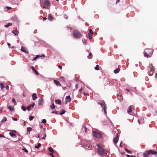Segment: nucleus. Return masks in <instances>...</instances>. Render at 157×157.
<instances>
[{"label": "nucleus", "instance_id": "1", "mask_svg": "<svg viewBox=\"0 0 157 157\" xmlns=\"http://www.w3.org/2000/svg\"><path fill=\"white\" fill-rule=\"evenodd\" d=\"M97 103L100 105L103 108V110L104 111L105 114H106L107 107L106 106L105 102L104 101L98 102Z\"/></svg>", "mask_w": 157, "mask_h": 157}, {"label": "nucleus", "instance_id": "2", "mask_svg": "<svg viewBox=\"0 0 157 157\" xmlns=\"http://www.w3.org/2000/svg\"><path fill=\"white\" fill-rule=\"evenodd\" d=\"M97 146L98 152L99 154L101 156L104 155L105 154V153L103 148L99 144H98Z\"/></svg>", "mask_w": 157, "mask_h": 157}, {"label": "nucleus", "instance_id": "3", "mask_svg": "<svg viewBox=\"0 0 157 157\" xmlns=\"http://www.w3.org/2000/svg\"><path fill=\"white\" fill-rule=\"evenodd\" d=\"M74 36L76 38H80L82 36V35L80 32L77 30H75L73 32Z\"/></svg>", "mask_w": 157, "mask_h": 157}, {"label": "nucleus", "instance_id": "4", "mask_svg": "<svg viewBox=\"0 0 157 157\" xmlns=\"http://www.w3.org/2000/svg\"><path fill=\"white\" fill-rule=\"evenodd\" d=\"M94 136L96 138H100L101 137V133L97 131H93Z\"/></svg>", "mask_w": 157, "mask_h": 157}, {"label": "nucleus", "instance_id": "5", "mask_svg": "<svg viewBox=\"0 0 157 157\" xmlns=\"http://www.w3.org/2000/svg\"><path fill=\"white\" fill-rule=\"evenodd\" d=\"M147 151V152H146V153L147 154H148L150 155V154H152V155H154L156 154L157 153L156 151H154L152 150H150Z\"/></svg>", "mask_w": 157, "mask_h": 157}, {"label": "nucleus", "instance_id": "6", "mask_svg": "<svg viewBox=\"0 0 157 157\" xmlns=\"http://www.w3.org/2000/svg\"><path fill=\"white\" fill-rule=\"evenodd\" d=\"M65 104H67L68 102H70L71 101V99L69 95L67 96L65 98Z\"/></svg>", "mask_w": 157, "mask_h": 157}, {"label": "nucleus", "instance_id": "7", "mask_svg": "<svg viewBox=\"0 0 157 157\" xmlns=\"http://www.w3.org/2000/svg\"><path fill=\"white\" fill-rule=\"evenodd\" d=\"M35 105L34 102L32 104H30L27 107V109L28 110H30L31 107L33 108Z\"/></svg>", "mask_w": 157, "mask_h": 157}, {"label": "nucleus", "instance_id": "8", "mask_svg": "<svg viewBox=\"0 0 157 157\" xmlns=\"http://www.w3.org/2000/svg\"><path fill=\"white\" fill-rule=\"evenodd\" d=\"M21 50L22 52H24L26 53H29V51L28 49L24 47H21Z\"/></svg>", "mask_w": 157, "mask_h": 157}, {"label": "nucleus", "instance_id": "9", "mask_svg": "<svg viewBox=\"0 0 157 157\" xmlns=\"http://www.w3.org/2000/svg\"><path fill=\"white\" fill-rule=\"evenodd\" d=\"M90 141H87V143H84L83 144L84 147L87 149H88L90 148Z\"/></svg>", "mask_w": 157, "mask_h": 157}, {"label": "nucleus", "instance_id": "10", "mask_svg": "<svg viewBox=\"0 0 157 157\" xmlns=\"http://www.w3.org/2000/svg\"><path fill=\"white\" fill-rule=\"evenodd\" d=\"M38 105H40L43 106L44 103V100L43 98H40L38 100Z\"/></svg>", "mask_w": 157, "mask_h": 157}, {"label": "nucleus", "instance_id": "11", "mask_svg": "<svg viewBox=\"0 0 157 157\" xmlns=\"http://www.w3.org/2000/svg\"><path fill=\"white\" fill-rule=\"evenodd\" d=\"M118 139L119 137L118 135L117 134L113 140V142L115 144H116L117 142Z\"/></svg>", "mask_w": 157, "mask_h": 157}, {"label": "nucleus", "instance_id": "12", "mask_svg": "<svg viewBox=\"0 0 157 157\" xmlns=\"http://www.w3.org/2000/svg\"><path fill=\"white\" fill-rule=\"evenodd\" d=\"M44 4L45 6H48L50 5V3L48 0H45L44 1Z\"/></svg>", "mask_w": 157, "mask_h": 157}, {"label": "nucleus", "instance_id": "13", "mask_svg": "<svg viewBox=\"0 0 157 157\" xmlns=\"http://www.w3.org/2000/svg\"><path fill=\"white\" fill-rule=\"evenodd\" d=\"M153 68H152V67H151L150 68H149L148 69V71H149V75H152V73H153Z\"/></svg>", "mask_w": 157, "mask_h": 157}, {"label": "nucleus", "instance_id": "14", "mask_svg": "<svg viewBox=\"0 0 157 157\" xmlns=\"http://www.w3.org/2000/svg\"><path fill=\"white\" fill-rule=\"evenodd\" d=\"M54 83L57 86H61V84L57 80H54Z\"/></svg>", "mask_w": 157, "mask_h": 157}, {"label": "nucleus", "instance_id": "15", "mask_svg": "<svg viewBox=\"0 0 157 157\" xmlns=\"http://www.w3.org/2000/svg\"><path fill=\"white\" fill-rule=\"evenodd\" d=\"M32 99L33 100H35L37 98L36 94L34 93H33L32 95Z\"/></svg>", "mask_w": 157, "mask_h": 157}, {"label": "nucleus", "instance_id": "16", "mask_svg": "<svg viewBox=\"0 0 157 157\" xmlns=\"http://www.w3.org/2000/svg\"><path fill=\"white\" fill-rule=\"evenodd\" d=\"M55 102L58 105H60L61 103V101L59 99L55 100Z\"/></svg>", "mask_w": 157, "mask_h": 157}, {"label": "nucleus", "instance_id": "17", "mask_svg": "<svg viewBox=\"0 0 157 157\" xmlns=\"http://www.w3.org/2000/svg\"><path fill=\"white\" fill-rule=\"evenodd\" d=\"M148 51L147 52H149V57H150L152 55L153 51L150 49H148Z\"/></svg>", "mask_w": 157, "mask_h": 157}, {"label": "nucleus", "instance_id": "18", "mask_svg": "<svg viewBox=\"0 0 157 157\" xmlns=\"http://www.w3.org/2000/svg\"><path fill=\"white\" fill-rule=\"evenodd\" d=\"M12 33L15 34V35H18L19 34V32L17 30L12 31Z\"/></svg>", "mask_w": 157, "mask_h": 157}, {"label": "nucleus", "instance_id": "19", "mask_svg": "<svg viewBox=\"0 0 157 157\" xmlns=\"http://www.w3.org/2000/svg\"><path fill=\"white\" fill-rule=\"evenodd\" d=\"M9 134L13 138H16L17 137L16 135L13 132H10Z\"/></svg>", "mask_w": 157, "mask_h": 157}, {"label": "nucleus", "instance_id": "20", "mask_svg": "<svg viewBox=\"0 0 157 157\" xmlns=\"http://www.w3.org/2000/svg\"><path fill=\"white\" fill-rule=\"evenodd\" d=\"M132 111V107L131 106H129L128 108V109L127 110V112L128 113H129L131 112Z\"/></svg>", "mask_w": 157, "mask_h": 157}, {"label": "nucleus", "instance_id": "21", "mask_svg": "<svg viewBox=\"0 0 157 157\" xmlns=\"http://www.w3.org/2000/svg\"><path fill=\"white\" fill-rule=\"evenodd\" d=\"M147 151H146L144 153V156L143 157H148V155L150 154H147L146 152H147Z\"/></svg>", "mask_w": 157, "mask_h": 157}, {"label": "nucleus", "instance_id": "22", "mask_svg": "<svg viewBox=\"0 0 157 157\" xmlns=\"http://www.w3.org/2000/svg\"><path fill=\"white\" fill-rule=\"evenodd\" d=\"M12 24L11 23H8L7 24L4 25V27L6 28H8L10 26L12 25Z\"/></svg>", "mask_w": 157, "mask_h": 157}, {"label": "nucleus", "instance_id": "23", "mask_svg": "<svg viewBox=\"0 0 157 157\" xmlns=\"http://www.w3.org/2000/svg\"><path fill=\"white\" fill-rule=\"evenodd\" d=\"M119 71L120 69L119 68H117L116 69L114 70V73L115 74H117L119 72Z\"/></svg>", "mask_w": 157, "mask_h": 157}, {"label": "nucleus", "instance_id": "24", "mask_svg": "<svg viewBox=\"0 0 157 157\" xmlns=\"http://www.w3.org/2000/svg\"><path fill=\"white\" fill-rule=\"evenodd\" d=\"M48 18L49 20L50 21H52V20L53 17L52 16L51 14H49L48 16Z\"/></svg>", "mask_w": 157, "mask_h": 157}, {"label": "nucleus", "instance_id": "25", "mask_svg": "<svg viewBox=\"0 0 157 157\" xmlns=\"http://www.w3.org/2000/svg\"><path fill=\"white\" fill-rule=\"evenodd\" d=\"M0 87L2 89H3L5 88V86L2 83H0Z\"/></svg>", "mask_w": 157, "mask_h": 157}, {"label": "nucleus", "instance_id": "26", "mask_svg": "<svg viewBox=\"0 0 157 157\" xmlns=\"http://www.w3.org/2000/svg\"><path fill=\"white\" fill-rule=\"evenodd\" d=\"M48 150L51 152H53V149L51 147H49L48 148Z\"/></svg>", "mask_w": 157, "mask_h": 157}, {"label": "nucleus", "instance_id": "27", "mask_svg": "<svg viewBox=\"0 0 157 157\" xmlns=\"http://www.w3.org/2000/svg\"><path fill=\"white\" fill-rule=\"evenodd\" d=\"M65 112L64 110L62 109L61 110V112L59 113V114L60 115H63L64 114Z\"/></svg>", "mask_w": 157, "mask_h": 157}, {"label": "nucleus", "instance_id": "28", "mask_svg": "<svg viewBox=\"0 0 157 157\" xmlns=\"http://www.w3.org/2000/svg\"><path fill=\"white\" fill-rule=\"evenodd\" d=\"M8 108L10 111H13L14 109L13 107H11L10 106H9L8 107Z\"/></svg>", "mask_w": 157, "mask_h": 157}, {"label": "nucleus", "instance_id": "29", "mask_svg": "<svg viewBox=\"0 0 157 157\" xmlns=\"http://www.w3.org/2000/svg\"><path fill=\"white\" fill-rule=\"evenodd\" d=\"M41 145V144L40 143H39L37 146H36L35 147L36 148H39Z\"/></svg>", "mask_w": 157, "mask_h": 157}, {"label": "nucleus", "instance_id": "30", "mask_svg": "<svg viewBox=\"0 0 157 157\" xmlns=\"http://www.w3.org/2000/svg\"><path fill=\"white\" fill-rule=\"evenodd\" d=\"M21 108L24 111H25L26 110V108L23 105L21 106Z\"/></svg>", "mask_w": 157, "mask_h": 157}, {"label": "nucleus", "instance_id": "31", "mask_svg": "<svg viewBox=\"0 0 157 157\" xmlns=\"http://www.w3.org/2000/svg\"><path fill=\"white\" fill-rule=\"evenodd\" d=\"M144 56L147 57H148L149 56V53H147V52H144Z\"/></svg>", "mask_w": 157, "mask_h": 157}, {"label": "nucleus", "instance_id": "32", "mask_svg": "<svg viewBox=\"0 0 157 157\" xmlns=\"http://www.w3.org/2000/svg\"><path fill=\"white\" fill-rule=\"evenodd\" d=\"M50 108L52 109H54L55 108V106L54 103H53L51 105H50Z\"/></svg>", "mask_w": 157, "mask_h": 157}, {"label": "nucleus", "instance_id": "33", "mask_svg": "<svg viewBox=\"0 0 157 157\" xmlns=\"http://www.w3.org/2000/svg\"><path fill=\"white\" fill-rule=\"evenodd\" d=\"M99 66L98 65H97L96 67H94V69L96 70H99Z\"/></svg>", "mask_w": 157, "mask_h": 157}, {"label": "nucleus", "instance_id": "34", "mask_svg": "<svg viewBox=\"0 0 157 157\" xmlns=\"http://www.w3.org/2000/svg\"><path fill=\"white\" fill-rule=\"evenodd\" d=\"M6 121V118L5 117H4L3 118L2 120V122H4Z\"/></svg>", "mask_w": 157, "mask_h": 157}, {"label": "nucleus", "instance_id": "35", "mask_svg": "<svg viewBox=\"0 0 157 157\" xmlns=\"http://www.w3.org/2000/svg\"><path fill=\"white\" fill-rule=\"evenodd\" d=\"M33 118H34V117L33 116H29V120L30 121H31L32 120H33Z\"/></svg>", "mask_w": 157, "mask_h": 157}, {"label": "nucleus", "instance_id": "36", "mask_svg": "<svg viewBox=\"0 0 157 157\" xmlns=\"http://www.w3.org/2000/svg\"><path fill=\"white\" fill-rule=\"evenodd\" d=\"M82 41L84 44H86V41L85 39L83 38L82 40Z\"/></svg>", "mask_w": 157, "mask_h": 157}, {"label": "nucleus", "instance_id": "37", "mask_svg": "<svg viewBox=\"0 0 157 157\" xmlns=\"http://www.w3.org/2000/svg\"><path fill=\"white\" fill-rule=\"evenodd\" d=\"M27 130L28 131H30L32 130V129L30 127H28L27 128Z\"/></svg>", "mask_w": 157, "mask_h": 157}, {"label": "nucleus", "instance_id": "38", "mask_svg": "<svg viewBox=\"0 0 157 157\" xmlns=\"http://www.w3.org/2000/svg\"><path fill=\"white\" fill-rule=\"evenodd\" d=\"M125 150L127 151V152H128V153H131V151H129V150H128V149H125Z\"/></svg>", "mask_w": 157, "mask_h": 157}, {"label": "nucleus", "instance_id": "39", "mask_svg": "<svg viewBox=\"0 0 157 157\" xmlns=\"http://www.w3.org/2000/svg\"><path fill=\"white\" fill-rule=\"evenodd\" d=\"M83 128H84L85 131L86 132V126L84 124L83 125Z\"/></svg>", "mask_w": 157, "mask_h": 157}, {"label": "nucleus", "instance_id": "40", "mask_svg": "<svg viewBox=\"0 0 157 157\" xmlns=\"http://www.w3.org/2000/svg\"><path fill=\"white\" fill-rule=\"evenodd\" d=\"M34 73H35V74L36 75H39V73L36 70H35V71L34 72Z\"/></svg>", "mask_w": 157, "mask_h": 157}, {"label": "nucleus", "instance_id": "41", "mask_svg": "<svg viewBox=\"0 0 157 157\" xmlns=\"http://www.w3.org/2000/svg\"><path fill=\"white\" fill-rule=\"evenodd\" d=\"M92 34H89V39H91L92 38Z\"/></svg>", "mask_w": 157, "mask_h": 157}, {"label": "nucleus", "instance_id": "42", "mask_svg": "<svg viewBox=\"0 0 157 157\" xmlns=\"http://www.w3.org/2000/svg\"><path fill=\"white\" fill-rule=\"evenodd\" d=\"M23 150L25 152H28V151L27 150L26 148H23Z\"/></svg>", "mask_w": 157, "mask_h": 157}, {"label": "nucleus", "instance_id": "43", "mask_svg": "<svg viewBox=\"0 0 157 157\" xmlns=\"http://www.w3.org/2000/svg\"><path fill=\"white\" fill-rule=\"evenodd\" d=\"M126 156L127 157H135L134 155H126Z\"/></svg>", "mask_w": 157, "mask_h": 157}, {"label": "nucleus", "instance_id": "44", "mask_svg": "<svg viewBox=\"0 0 157 157\" xmlns=\"http://www.w3.org/2000/svg\"><path fill=\"white\" fill-rule=\"evenodd\" d=\"M93 32L92 30L91 29H90L89 30V34H93Z\"/></svg>", "mask_w": 157, "mask_h": 157}, {"label": "nucleus", "instance_id": "45", "mask_svg": "<svg viewBox=\"0 0 157 157\" xmlns=\"http://www.w3.org/2000/svg\"><path fill=\"white\" fill-rule=\"evenodd\" d=\"M31 68H32V71H33V72H34L36 70H35L34 67L33 66H32L31 67Z\"/></svg>", "mask_w": 157, "mask_h": 157}, {"label": "nucleus", "instance_id": "46", "mask_svg": "<svg viewBox=\"0 0 157 157\" xmlns=\"http://www.w3.org/2000/svg\"><path fill=\"white\" fill-rule=\"evenodd\" d=\"M92 55V54L91 53H90L89 54V56H88L87 57L88 59H90L92 58V57H90V56Z\"/></svg>", "mask_w": 157, "mask_h": 157}, {"label": "nucleus", "instance_id": "47", "mask_svg": "<svg viewBox=\"0 0 157 157\" xmlns=\"http://www.w3.org/2000/svg\"><path fill=\"white\" fill-rule=\"evenodd\" d=\"M46 122V119H44L42 120V123H45Z\"/></svg>", "mask_w": 157, "mask_h": 157}, {"label": "nucleus", "instance_id": "48", "mask_svg": "<svg viewBox=\"0 0 157 157\" xmlns=\"http://www.w3.org/2000/svg\"><path fill=\"white\" fill-rule=\"evenodd\" d=\"M46 137V135L45 134H44V135H43V137H42V139H45Z\"/></svg>", "mask_w": 157, "mask_h": 157}, {"label": "nucleus", "instance_id": "49", "mask_svg": "<svg viewBox=\"0 0 157 157\" xmlns=\"http://www.w3.org/2000/svg\"><path fill=\"white\" fill-rule=\"evenodd\" d=\"M57 111H53L52 112V113H55L56 114H58V113H57Z\"/></svg>", "mask_w": 157, "mask_h": 157}, {"label": "nucleus", "instance_id": "50", "mask_svg": "<svg viewBox=\"0 0 157 157\" xmlns=\"http://www.w3.org/2000/svg\"><path fill=\"white\" fill-rule=\"evenodd\" d=\"M13 120L14 121H17V118H14L13 117H12Z\"/></svg>", "mask_w": 157, "mask_h": 157}, {"label": "nucleus", "instance_id": "51", "mask_svg": "<svg viewBox=\"0 0 157 157\" xmlns=\"http://www.w3.org/2000/svg\"><path fill=\"white\" fill-rule=\"evenodd\" d=\"M12 102L13 103H15V100L14 98H13L12 99Z\"/></svg>", "mask_w": 157, "mask_h": 157}, {"label": "nucleus", "instance_id": "52", "mask_svg": "<svg viewBox=\"0 0 157 157\" xmlns=\"http://www.w3.org/2000/svg\"><path fill=\"white\" fill-rule=\"evenodd\" d=\"M111 82L110 81L108 80L107 82V83L108 84H110Z\"/></svg>", "mask_w": 157, "mask_h": 157}, {"label": "nucleus", "instance_id": "53", "mask_svg": "<svg viewBox=\"0 0 157 157\" xmlns=\"http://www.w3.org/2000/svg\"><path fill=\"white\" fill-rule=\"evenodd\" d=\"M64 18H65V19H67V16L66 14H64Z\"/></svg>", "mask_w": 157, "mask_h": 157}, {"label": "nucleus", "instance_id": "54", "mask_svg": "<svg viewBox=\"0 0 157 157\" xmlns=\"http://www.w3.org/2000/svg\"><path fill=\"white\" fill-rule=\"evenodd\" d=\"M6 8L7 10H10V9H11V7H9V6H7V7H6Z\"/></svg>", "mask_w": 157, "mask_h": 157}, {"label": "nucleus", "instance_id": "55", "mask_svg": "<svg viewBox=\"0 0 157 157\" xmlns=\"http://www.w3.org/2000/svg\"><path fill=\"white\" fill-rule=\"evenodd\" d=\"M58 67L60 69H61L62 68V66H61V65H59L58 66Z\"/></svg>", "mask_w": 157, "mask_h": 157}, {"label": "nucleus", "instance_id": "56", "mask_svg": "<svg viewBox=\"0 0 157 157\" xmlns=\"http://www.w3.org/2000/svg\"><path fill=\"white\" fill-rule=\"evenodd\" d=\"M49 155L52 156V157H54L53 154L52 153H50Z\"/></svg>", "mask_w": 157, "mask_h": 157}, {"label": "nucleus", "instance_id": "57", "mask_svg": "<svg viewBox=\"0 0 157 157\" xmlns=\"http://www.w3.org/2000/svg\"><path fill=\"white\" fill-rule=\"evenodd\" d=\"M0 137H4V136L2 134H0Z\"/></svg>", "mask_w": 157, "mask_h": 157}, {"label": "nucleus", "instance_id": "58", "mask_svg": "<svg viewBox=\"0 0 157 157\" xmlns=\"http://www.w3.org/2000/svg\"><path fill=\"white\" fill-rule=\"evenodd\" d=\"M82 87H81V88L79 90V93L81 92L82 91Z\"/></svg>", "mask_w": 157, "mask_h": 157}, {"label": "nucleus", "instance_id": "59", "mask_svg": "<svg viewBox=\"0 0 157 157\" xmlns=\"http://www.w3.org/2000/svg\"><path fill=\"white\" fill-rule=\"evenodd\" d=\"M6 89H7V90H8L9 88V86H6Z\"/></svg>", "mask_w": 157, "mask_h": 157}, {"label": "nucleus", "instance_id": "60", "mask_svg": "<svg viewBox=\"0 0 157 157\" xmlns=\"http://www.w3.org/2000/svg\"><path fill=\"white\" fill-rule=\"evenodd\" d=\"M40 57V55H36V57H36V58H38V57Z\"/></svg>", "mask_w": 157, "mask_h": 157}, {"label": "nucleus", "instance_id": "61", "mask_svg": "<svg viewBox=\"0 0 157 157\" xmlns=\"http://www.w3.org/2000/svg\"><path fill=\"white\" fill-rule=\"evenodd\" d=\"M138 122L139 124H142V123H140L139 119H138Z\"/></svg>", "mask_w": 157, "mask_h": 157}, {"label": "nucleus", "instance_id": "62", "mask_svg": "<svg viewBox=\"0 0 157 157\" xmlns=\"http://www.w3.org/2000/svg\"><path fill=\"white\" fill-rule=\"evenodd\" d=\"M78 84H76L75 85V88H76V89H77V88H78Z\"/></svg>", "mask_w": 157, "mask_h": 157}, {"label": "nucleus", "instance_id": "63", "mask_svg": "<svg viewBox=\"0 0 157 157\" xmlns=\"http://www.w3.org/2000/svg\"><path fill=\"white\" fill-rule=\"evenodd\" d=\"M46 19H47V18L46 17H44L43 18V21H45Z\"/></svg>", "mask_w": 157, "mask_h": 157}, {"label": "nucleus", "instance_id": "64", "mask_svg": "<svg viewBox=\"0 0 157 157\" xmlns=\"http://www.w3.org/2000/svg\"><path fill=\"white\" fill-rule=\"evenodd\" d=\"M120 1V0H117L116 2V3H118V2H119Z\"/></svg>", "mask_w": 157, "mask_h": 157}]
</instances>
